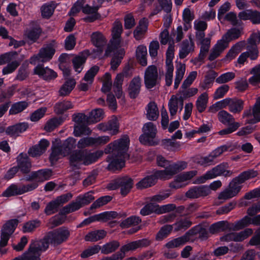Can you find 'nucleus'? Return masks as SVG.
<instances>
[{"mask_svg":"<svg viewBox=\"0 0 260 260\" xmlns=\"http://www.w3.org/2000/svg\"><path fill=\"white\" fill-rule=\"evenodd\" d=\"M148 22L147 19L143 18L139 21V25L134 31V36L136 40L142 39L148 29Z\"/></svg>","mask_w":260,"mask_h":260,"instance_id":"obj_32","label":"nucleus"},{"mask_svg":"<svg viewBox=\"0 0 260 260\" xmlns=\"http://www.w3.org/2000/svg\"><path fill=\"white\" fill-rule=\"evenodd\" d=\"M185 69V64L184 63H180L176 66L174 85V88L175 89L178 88L181 81L183 78Z\"/></svg>","mask_w":260,"mask_h":260,"instance_id":"obj_39","label":"nucleus"},{"mask_svg":"<svg viewBox=\"0 0 260 260\" xmlns=\"http://www.w3.org/2000/svg\"><path fill=\"white\" fill-rule=\"evenodd\" d=\"M100 5L98 6H94L90 7L88 5H86L83 8L82 12L86 14L90 15L84 18V20L86 22H92L100 18V15L98 13Z\"/></svg>","mask_w":260,"mask_h":260,"instance_id":"obj_28","label":"nucleus"},{"mask_svg":"<svg viewBox=\"0 0 260 260\" xmlns=\"http://www.w3.org/2000/svg\"><path fill=\"white\" fill-rule=\"evenodd\" d=\"M208 95L207 92L201 94L196 102V107L199 113H202L206 110L208 103Z\"/></svg>","mask_w":260,"mask_h":260,"instance_id":"obj_46","label":"nucleus"},{"mask_svg":"<svg viewBox=\"0 0 260 260\" xmlns=\"http://www.w3.org/2000/svg\"><path fill=\"white\" fill-rule=\"evenodd\" d=\"M76 144V139L73 137H69L64 141L62 145H60V147L63 150L64 154L68 155L71 151L75 148Z\"/></svg>","mask_w":260,"mask_h":260,"instance_id":"obj_54","label":"nucleus"},{"mask_svg":"<svg viewBox=\"0 0 260 260\" xmlns=\"http://www.w3.org/2000/svg\"><path fill=\"white\" fill-rule=\"evenodd\" d=\"M92 44L97 48V52L99 56L103 52V47L107 44V40L104 35L99 31L94 32L91 36Z\"/></svg>","mask_w":260,"mask_h":260,"instance_id":"obj_24","label":"nucleus"},{"mask_svg":"<svg viewBox=\"0 0 260 260\" xmlns=\"http://www.w3.org/2000/svg\"><path fill=\"white\" fill-rule=\"evenodd\" d=\"M159 115L157 105L154 102H150L146 107V117L149 120H156Z\"/></svg>","mask_w":260,"mask_h":260,"instance_id":"obj_44","label":"nucleus"},{"mask_svg":"<svg viewBox=\"0 0 260 260\" xmlns=\"http://www.w3.org/2000/svg\"><path fill=\"white\" fill-rule=\"evenodd\" d=\"M187 240L184 235L170 240L166 244V247L169 249L178 248L184 245Z\"/></svg>","mask_w":260,"mask_h":260,"instance_id":"obj_55","label":"nucleus"},{"mask_svg":"<svg viewBox=\"0 0 260 260\" xmlns=\"http://www.w3.org/2000/svg\"><path fill=\"white\" fill-rule=\"evenodd\" d=\"M192 223L188 218H181L173 224L175 232L185 231L190 228Z\"/></svg>","mask_w":260,"mask_h":260,"instance_id":"obj_48","label":"nucleus"},{"mask_svg":"<svg viewBox=\"0 0 260 260\" xmlns=\"http://www.w3.org/2000/svg\"><path fill=\"white\" fill-rule=\"evenodd\" d=\"M234 146H233L231 144H227L217 147L212 151L210 154L215 162V159L220 156L223 152L228 151H232L234 149Z\"/></svg>","mask_w":260,"mask_h":260,"instance_id":"obj_49","label":"nucleus"},{"mask_svg":"<svg viewBox=\"0 0 260 260\" xmlns=\"http://www.w3.org/2000/svg\"><path fill=\"white\" fill-rule=\"evenodd\" d=\"M50 143L47 140L41 139L38 144L29 148L28 153L34 157L40 156L46 151Z\"/></svg>","mask_w":260,"mask_h":260,"instance_id":"obj_20","label":"nucleus"},{"mask_svg":"<svg viewBox=\"0 0 260 260\" xmlns=\"http://www.w3.org/2000/svg\"><path fill=\"white\" fill-rule=\"evenodd\" d=\"M18 223V220L16 219L8 220L3 226L1 231L0 245L5 247L11 235L14 233Z\"/></svg>","mask_w":260,"mask_h":260,"instance_id":"obj_13","label":"nucleus"},{"mask_svg":"<svg viewBox=\"0 0 260 260\" xmlns=\"http://www.w3.org/2000/svg\"><path fill=\"white\" fill-rule=\"evenodd\" d=\"M242 30V28L236 27L229 29L212 47L208 56V59L210 61H213L218 57L228 47L230 42L238 39L241 36Z\"/></svg>","mask_w":260,"mask_h":260,"instance_id":"obj_4","label":"nucleus"},{"mask_svg":"<svg viewBox=\"0 0 260 260\" xmlns=\"http://www.w3.org/2000/svg\"><path fill=\"white\" fill-rule=\"evenodd\" d=\"M161 77L155 65L149 66L144 72V80L147 89H151L159 83Z\"/></svg>","mask_w":260,"mask_h":260,"instance_id":"obj_12","label":"nucleus"},{"mask_svg":"<svg viewBox=\"0 0 260 260\" xmlns=\"http://www.w3.org/2000/svg\"><path fill=\"white\" fill-rule=\"evenodd\" d=\"M240 230H241L248 225L252 224L254 225H260V214L255 216L252 218L248 216H244L241 220H238Z\"/></svg>","mask_w":260,"mask_h":260,"instance_id":"obj_40","label":"nucleus"},{"mask_svg":"<svg viewBox=\"0 0 260 260\" xmlns=\"http://www.w3.org/2000/svg\"><path fill=\"white\" fill-rule=\"evenodd\" d=\"M17 167L24 174L28 173L31 168L30 160L26 154L21 153L17 157Z\"/></svg>","mask_w":260,"mask_h":260,"instance_id":"obj_26","label":"nucleus"},{"mask_svg":"<svg viewBox=\"0 0 260 260\" xmlns=\"http://www.w3.org/2000/svg\"><path fill=\"white\" fill-rule=\"evenodd\" d=\"M90 123H96L104 117V111L102 109H95L90 113L88 116Z\"/></svg>","mask_w":260,"mask_h":260,"instance_id":"obj_63","label":"nucleus"},{"mask_svg":"<svg viewBox=\"0 0 260 260\" xmlns=\"http://www.w3.org/2000/svg\"><path fill=\"white\" fill-rule=\"evenodd\" d=\"M63 152V150L60 146H53L51 148V153L49 156V160L51 165H54L59 159L67 155L64 154Z\"/></svg>","mask_w":260,"mask_h":260,"instance_id":"obj_41","label":"nucleus"},{"mask_svg":"<svg viewBox=\"0 0 260 260\" xmlns=\"http://www.w3.org/2000/svg\"><path fill=\"white\" fill-rule=\"evenodd\" d=\"M231 100V99L226 98L220 101H218L210 106L209 111L210 112L215 113L220 109L225 108L228 106L230 107Z\"/></svg>","mask_w":260,"mask_h":260,"instance_id":"obj_56","label":"nucleus"},{"mask_svg":"<svg viewBox=\"0 0 260 260\" xmlns=\"http://www.w3.org/2000/svg\"><path fill=\"white\" fill-rule=\"evenodd\" d=\"M218 118L220 122L226 125L231 126L233 123L237 122L235 121V118L233 115L224 110L219 112Z\"/></svg>","mask_w":260,"mask_h":260,"instance_id":"obj_47","label":"nucleus"},{"mask_svg":"<svg viewBox=\"0 0 260 260\" xmlns=\"http://www.w3.org/2000/svg\"><path fill=\"white\" fill-rule=\"evenodd\" d=\"M73 108L74 105L71 101L64 100L58 102L55 104L54 111L57 114H62L67 110Z\"/></svg>","mask_w":260,"mask_h":260,"instance_id":"obj_38","label":"nucleus"},{"mask_svg":"<svg viewBox=\"0 0 260 260\" xmlns=\"http://www.w3.org/2000/svg\"><path fill=\"white\" fill-rule=\"evenodd\" d=\"M156 162L158 166L165 168V170L157 171L155 173V176L157 178L162 180L170 179L174 175L184 170L187 166V164L185 161L172 162L160 155L157 156Z\"/></svg>","mask_w":260,"mask_h":260,"instance_id":"obj_3","label":"nucleus"},{"mask_svg":"<svg viewBox=\"0 0 260 260\" xmlns=\"http://www.w3.org/2000/svg\"><path fill=\"white\" fill-rule=\"evenodd\" d=\"M197 40L200 41V43L201 45L200 53L197 58H194L193 60V63L195 65L199 64L201 65L203 62L204 58H205L207 53L209 50L211 43V38L210 37L203 38L201 39H197Z\"/></svg>","mask_w":260,"mask_h":260,"instance_id":"obj_16","label":"nucleus"},{"mask_svg":"<svg viewBox=\"0 0 260 260\" xmlns=\"http://www.w3.org/2000/svg\"><path fill=\"white\" fill-rule=\"evenodd\" d=\"M127 76L126 71L124 70L122 73L118 74L114 79L113 87L114 88V92L118 98H120L122 95V85L124 77H127Z\"/></svg>","mask_w":260,"mask_h":260,"instance_id":"obj_31","label":"nucleus"},{"mask_svg":"<svg viewBox=\"0 0 260 260\" xmlns=\"http://www.w3.org/2000/svg\"><path fill=\"white\" fill-rule=\"evenodd\" d=\"M140 213L143 216L148 215L153 213L158 214V205L152 202L147 204L141 209Z\"/></svg>","mask_w":260,"mask_h":260,"instance_id":"obj_58","label":"nucleus"},{"mask_svg":"<svg viewBox=\"0 0 260 260\" xmlns=\"http://www.w3.org/2000/svg\"><path fill=\"white\" fill-rule=\"evenodd\" d=\"M239 224L238 221L234 223H230L227 221H220L212 224L209 228V231L212 234H215L226 230L239 231L240 230Z\"/></svg>","mask_w":260,"mask_h":260,"instance_id":"obj_14","label":"nucleus"},{"mask_svg":"<svg viewBox=\"0 0 260 260\" xmlns=\"http://www.w3.org/2000/svg\"><path fill=\"white\" fill-rule=\"evenodd\" d=\"M257 175V171L252 169L240 173L237 177L232 179L227 188L219 194L218 199L225 200L235 197L241 191L242 183L246 180L256 177Z\"/></svg>","mask_w":260,"mask_h":260,"instance_id":"obj_2","label":"nucleus"},{"mask_svg":"<svg viewBox=\"0 0 260 260\" xmlns=\"http://www.w3.org/2000/svg\"><path fill=\"white\" fill-rule=\"evenodd\" d=\"M55 6L54 4H45L41 8L42 16L44 18H49L53 14Z\"/></svg>","mask_w":260,"mask_h":260,"instance_id":"obj_61","label":"nucleus"},{"mask_svg":"<svg viewBox=\"0 0 260 260\" xmlns=\"http://www.w3.org/2000/svg\"><path fill=\"white\" fill-rule=\"evenodd\" d=\"M28 106V103L26 101H20L14 103L9 110L10 115L17 114L25 109Z\"/></svg>","mask_w":260,"mask_h":260,"instance_id":"obj_51","label":"nucleus"},{"mask_svg":"<svg viewBox=\"0 0 260 260\" xmlns=\"http://www.w3.org/2000/svg\"><path fill=\"white\" fill-rule=\"evenodd\" d=\"M129 143V138L125 135L109 144L105 148V153L112 154L111 156L109 155L107 158V161H110L108 167L109 170L115 171L121 169L124 166L125 159L129 157L127 153Z\"/></svg>","mask_w":260,"mask_h":260,"instance_id":"obj_1","label":"nucleus"},{"mask_svg":"<svg viewBox=\"0 0 260 260\" xmlns=\"http://www.w3.org/2000/svg\"><path fill=\"white\" fill-rule=\"evenodd\" d=\"M207 23L204 21L196 20L193 23V27L196 30V39H201L205 37V31L207 28Z\"/></svg>","mask_w":260,"mask_h":260,"instance_id":"obj_36","label":"nucleus"},{"mask_svg":"<svg viewBox=\"0 0 260 260\" xmlns=\"http://www.w3.org/2000/svg\"><path fill=\"white\" fill-rule=\"evenodd\" d=\"M167 58L166 61V73L165 75V85L170 86L173 82L174 66L172 60V53L168 50L167 52Z\"/></svg>","mask_w":260,"mask_h":260,"instance_id":"obj_23","label":"nucleus"},{"mask_svg":"<svg viewBox=\"0 0 260 260\" xmlns=\"http://www.w3.org/2000/svg\"><path fill=\"white\" fill-rule=\"evenodd\" d=\"M147 50L144 45H139L136 49V58L139 63L142 66L147 64Z\"/></svg>","mask_w":260,"mask_h":260,"instance_id":"obj_42","label":"nucleus"},{"mask_svg":"<svg viewBox=\"0 0 260 260\" xmlns=\"http://www.w3.org/2000/svg\"><path fill=\"white\" fill-rule=\"evenodd\" d=\"M73 120L76 123L73 132L75 136H89L91 134V130L87 126L91 124L88 116L83 113H78L73 116Z\"/></svg>","mask_w":260,"mask_h":260,"instance_id":"obj_8","label":"nucleus"},{"mask_svg":"<svg viewBox=\"0 0 260 260\" xmlns=\"http://www.w3.org/2000/svg\"><path fill=\"white\" fill-rule=\"evenodd\" d=\"M143 134L139 137L140 143L145 145L155 146L159 143L156 139V126L151 122L145 123L142 127Z\"/></svg>","mask_w":260,"mask_h":260,"instance_id":"obj_7","label":"nucleus"},{"mask_svg":"<svg viewBox=\"0 0 260 260\" xmlns=\"http://www.w3.org/2000/svg\"><path fill=\"white\" fill-rule=\"evenodd\" d=\"M157 2L158 4L154 5V7L150 14L149 17L157 15L162 10L167 13L171 12L172 11V0H157Z\"/></svg>","mask_w":260,"mask_h":260,"instance_id":"obj_21","label":"nucleus"},{"mask_svg":"<svg viewBox=\"0 0 260 260\" xmlns=\"http://www.w3.org/2000/svg\"><path fill=\"white\" fill-rule=\"evenodd\" d=\"M227 164H221L212 169L206 172L204 175L197 177L194 181V184H202L207 180L213 179L217 176L223 175L225 177H230L233 174V172L226 170Z\"/></svg>","mask_w":260,"mask_h":260,"instance_id":"obj_6","label":"nucleus"},{"mask_svg":"<svg viewBox=\"0 0 260 260\" xmlns=\"http://www.w3.org/2000/svg\"><path fill=\"white\" fill-rule=\"evenodd\" d=\"M156 178L157 177L155 175L147 176L138 182L136 186L138 189H143L151 187L155 184L156 182Z\"/></svg>","mask_w":260,"mask_h":260,"instance_id":"obj_50","label":"nucleus"},{"mask_svg":"<svg viewBox=\"0 0 260 260\" xmlns=\"http://www.w3.org/2000/svg\"><path fill=\"white\" fill-rule=\"evenodd\" d=\"M41 221L39 219L29 220L25 223L22 227L23 233H32L40 226Z\"/></svg>","mask_w":260,"mask_h":260,"instance_id":"obj_53","label":"nucleus"},{"mask_svg":"<svg viewBox=\"0 0 260 260\" xmlns=\"http://www.w3.org/2000/svg\"><path fill=\"white\" fill-rule=\"evenodd\" d=\"M48 239L50 244L56 247L66 242L70 236L69 230L66 227L62 226L47 233Z\"/></svg>","mask_w":260,"mask_h":260,"instance_id":"obj_11","label":"nucleus"},{"mask_svg":"<svg viewBox=\"0 0 260 260\" xmlns=\"http://www.w3.org/2000/svg\"><path fill=\"white\" fill-rule=\"evenodd\" d=\"M188 38V40H184L181 44L179 52V56L181 59L185 58L189 53L194 50V43L191 35L189 36Z\"/></svg>","mask_w":260,"mask_h":260,"instance_id":"obj_22","label":"nucleus"},{"mask_svg":"<svg viewBox=\"0 0 260 260\" xmlns=\"http://www.w3.org/2000/svg\"><path fill=\"white\" fill-rule=\"evenodd\" d=\"M89 54L88 50H85L73 59L74 68L76 72L80 73L83 68V65Z\"/></svg>","mask_w":260,"mask_h":260,"instance_id":"obj_34","label":"nucleus"},{"mask_svg":"<svg viewBox=\"0 0 260 260\" xmlns=\"http://www.w3.org/2000/svg\"><path fill=\"white\" fill-rule=\"evenodd\" d=\"M49 244H50V240L48 239L46 234L43 239L31 243L29 248L36 253H39L40 255L43 251H45L48 248Z\"/></svg>","mask_w":260,"mask_h":260,"instance_id":"obj_29","label":"nucleus"},{"mask_svg":"<svg viewBox=\"0 0 260 260\" xmlns=\"http://www.w3.org/2000/svg\"><path fill=\"white\" fill-rule=\"evenodd\" d=\"M106 235V232L103 230H95L88 233L84 240L88 242H95L103 239Z\"/></svg>","mask_w":260,"mask_h":260,"instance_id":"obj_45","label":"nucleus"},{"mask_svg":"<svg viewBox=\"0 0 260 260\" xmlns=\"http://www.w3.org/2000/svg\"><path fill=\"white\" fill-rule=\"evenodd\" d=\"M64 121L62 117H54L49 120L44 126V129L47 132H51L56 127L61 125Z\"/></svg>","mask_w":260,"mask_h":260,"instance_id":"obj_52","label":"nucleus"},{"mask_svg":"<svg viewBox=\"0 0 260 260\" xmlns=\"http://www.w3.org/2000/svg\"><path fill=\"white\" fill-rule=\"evenodd\" d=\"M84 150H76L73 152L69 157L71 166L73 168L79 169L81 165H84Z\"/></svg>","mask_w":260,"mask_h":260,"instance_id":"obj_27","label":"nucleus"},{"mask_svg":"<svg viewBox=\"0 0 260 260\" xmlns=\"http://www.w3.org/2000/svg\"><path fill=\"white\" fill-rule=\"evenodd\" d=\"M41 31V29L39 27H32L27 29L25 31V35L29 40L35 42L39 38Z\"/></svg>","mask_w":260,"mask_h":260,"instance_id":"obj_64","label":"nucleus"},{"mask_svg":"<svg viewBox=\"0 0 260 260\" xmlns=\"http://www.w3.org/2000/svg\"><path fill=\"white\" fill-rule=\"evenodd\" d=\"M55 43L46 44L40 50L37 55H34L29 59V62L32 64H35L37 61L47 62L52 59L55 52Z\"/></svg>","mask_w":260,"mask_h":260,"instance_id":"obj_10","label":"nucleus"},{"mask_svg":"<svg viewBox=\"0 0 260 260\" xmlns=\"http://www.w3.org/2000/svg\"><path fill=\"white\" fill-rule=\"evenodd\" d=\"M250 74H253L248 81L252 85H256L260 83V64L252 69Z\"/></svg>","mask_w":260,"mask_h":260,"instance_id":"obj_57","label":"nucleus"},{"mask_svg":"<svg viewBox=\"0 0 260 260\" xmlns=\"http://www.w3.org/2000/svg\"><path fill=\"white\" fill-rule=\"evenodd\" d=\"M173 225L167 224L160 229L159 232L156 235V240L157 241H161L166 238L172 232L173 229Z\"/></svg>","mask_w":260,"mask_h":260,"instance_id":"obj_60","label":"nucleus"},{"mask_svg":"<svg viewBox=\"0 0 260 260\" xmlns=\"http://www.w3.org/2000/svg\"><path fill=\"white\" fill-rule=\"evenodd\" d=\"M52 175V172L49 169L32 172L24 178L25 180L31 182L19 186L21 194L35 190L38 187L39 183L50 179Z\"/></svg>","mask_w":260,"mask_h":260,"instance_id":"obj_5","label":"nucleus"},{"mask_svg":"<svg viewBox=\"0 0 260 260\" xmlns=\"http://www.w3.org/2000/svg\"><path fill=\"white\" fill-rule=\"evenodd\" d=\"M210 193V189L207 185L195 186L189 188L185 193V196L189 199H197L206 197Z\"/></svg>","mask_w":260,"mask_h":260,"instance_id":"obj_17","label":"nucleus"},{"mask_svg":"<svg viewBox=\"0 0 260 260\" xmlns=\"http://www.w3.org/2000/svg\"><path fill=\"white\" fill-rule=\"evenodd\" d=\"M120 193L123 196L127 195L133 186V180L132 178L125 176L119 178Z\"/></svg>","mask_w":260,"mask_h":260,"instance_id":"obj_35","label":"nucleus"},{"mask_svg":"<svg viewBox=\"0 0 260 260\" xmlns=\"http://www.w3.org/2000/svg\"><path fill=\"white\" fill-rule=\"evenodd\" d=\"M243 118H246V123H255L260 121V96L258 97L253 107L251 110H246L243 114Z\"/></svg>","mask_w":260,"mask_h":260,"instance_id":"obj_15","label":"nucleus"},{"mask_svg":"<svg viewBox=\"0 0 260 260\" xmlns=\"http://www.w3.org/2000/svg\"><path fill=\"white\" fill-rule=\"evenodd\" d=\"M142 79L139 76H136L130 81L128 87V92L131 98H136L141 90Z\"/></svg>","mask_w":260,"mask_h":260,"instance_id":"obj_25","label":"nucleus"},{"mask_svg":"<svg viewBox=\"0 0 260 260\" xmlns=\"http://www.w3.org/2000/svg\"><path fill=\"white\" fill-rule=\"evenodd\" d=\"M84 165H89L91 164L101 157L104 153L103 151H96L93 153H90L88 151L84 150Z\"/></svg>","mask_w":260,"mask_h":260,"instance_id":"obj_43","label":"nucleus"},{"mask_svg":"<svg viewBox=\"0 0 260 260\" xmlns=\"http://www.w3.org/2000/svg\"><path fill=\"white\" fill-rule=\"evenodd\" d=\"M243 102L241 100L231 99L229 110L233 113H239L243 109Z\"/></svg>","mask_w":260,"mask_h":260,"instance_id":"obj_59","label":"nucleus"},{"mask_svg":"<svg viewBox=\"0 0 260 260\" xmlns=\"http://www.w3.org/2000/svg\"><path fill=\"white\" fill-rule=\"evenodd\" d=\"M183 100L181 96L176 95L171 96L168 103L169 110L172 118L176 114L178 110L180 112L183 108Z\"/></svg>","mask_w":260,"mask_h":260,"instance_id":"obj_18","label":"nucleus"},{"mask_svg":"<svg viewBox=\"0 0 260 260\" xmlns=\"http://www.w3.org/2000/svg\"><path fill=\"white\" fill-rule=\"evenodd\" d=\"M76 85V81L73 79H68L60 87L58 93L61 96L68 95Z\"/></svg>","mask_w":260,"mask_h":260,"instance_id":"obj_37","label":"nucleus"},{"mask_svg":"<svg viewBox=\"0 0 260 260\" xmlns=\"http://www.w3.org/2000/svg\"><path fill=\"white\" fill-rule=\"evenodd\" d=\"M117 215L116 212H104L100 214L94 215L96 221L106 222L111 219L114 218Z\"/></svg>","mask_w":260,"mask_h":260,"instance_id":"obj_62","label":"nucleus"},{"mask_svg":"<svg viewBox=\"0 0 260 260\" xmlns=\"http://www.w3.org/2000/svg\"><path fill=\"white\" fill-rule=\"evenodd\" d=\"M34 74L47 81L54 79L57 76L55 72L48 67H44L43 65L36 66L34 69Z\"/></svg>","mask_w":260,"mask_h":260,"instance_id":"obj_19","label":"nucleus"},{"mask_svg":"<svg viewBox=\"0 0 260 260\" xmlns=\"http://www.w3.org/2000/svg\"><path fill=\"white\" fill-rule=\"evenodd\" d=\"M123 29L122 25L120 21H115L113 25L112 30V39L111 43L114 44L115 46L119 45L121 41V35Z\"/></svg>","mask_w":260,"mask_h":260,"instance_id":"obj_30","label":"nucleus"},{"mask_svg":"<svg viewBox=\"0 0 260 260\" xmlns=\"http://www.w3.org/2000/svg\"><path fill=\"white\" fill-rule=\"evenodd\" d=\"M18 53L16 51H11L0 55V66L9 63L2 70L4 75L13 73L20 64V61L16 60Z\"/></svg>","mask_w":260,"mask_h":260,"instance_id":"obj_9","label":"nucleus"},{"mask_svg":"<svg viewBox=\"0 0 260 260\" xmlns=\"http://www.w3.org/2000/svg\"><path fill=\"white\" fill-rule=\"evenodd\" d=\"M245 44V41H240L236 43L229 50L223 60L224 61H230L234 59L241 51Z\"/></svg>","mask_w":260,"mask_h":260,"instance_id":"obj_33","label":"nucleus"}]
</instances>
